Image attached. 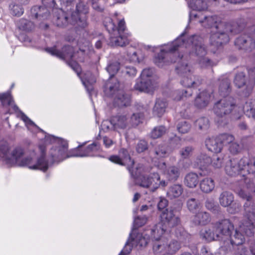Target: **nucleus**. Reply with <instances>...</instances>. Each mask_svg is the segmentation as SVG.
<instances>
[{
	"mask_svg": "<svg viewBox=\"0 0 255 255\" xmlns=\"http://www.w3.org/2000/svg\"><path fill=\"white\" fill-rule=\"evenodd\" d=\"M235 84L238 88H241L245 84V74L243 72L238 73L235 76Z\"/></svg>",
	"mask_w": 255,
	"mask_h": 255,
	"instance_id": "nucleus-49",
	"label": "nucleus"
},
{
	"mask_svg": "<svg viewBox=\"0 0 255 255\" xmlns=\"http://www.w3.org/2000/svg\"><path fill=\"white\" fill-rule=\"evenodd\" d=\"M160 223L170 230L180 224V219L174 214L173 210L166 209L160 215Z\"/></svg>",
	"mask_w": 255,
	"mask_h": 255,
	"instance_id": "nucleus-18",
	"label": "nucleus"
},
{
	"mask_svg": "<svg viewBox=\"0 0 255 255\" xmlns=\"http://www.w3.org/2000/svg\"><path fill=\"white\" fill-rule=\"evenodd\" d=\"M195 165L202 169L205 166L210 164L211 162V158L206 154L201 153L196 157L195 161Z\"/></svg>",
	"mask_w": 255,
	"mask_h": 255,
	"instance_id": "nucleus-36",
	"label": "nucleus"
},
{
	"mask_svg": "<svg viewBox=\"0 0 255 255\" xmlns=\"http://www.w3.org/2000/svg\"><path fill=\"white\" fill-rule=\"evenodd\" d=\"M42 5L45 7H47L50 10L52 8L55 7V0H43Z\"/></svg>",
	"mask_w": 255,
	"mask_h": 255,
	"instance_id": "nucleus-55",
	"label": "nucleus"
},
{
	"mask_svg": "<svg viewBox=\"0 0 255 255\" xmlns=\"http://www.w3.org/2000/svg\"><path fill=\"white\" fill-rule=\"evenodd\" d=\"M166 129L163 126L155 128L151 132V137L153 138H157L161 137L165 133Z\"/></svg>",
	"mask_w": 255,
	"mask_h": 255,
	"instance_id": "nucleus-45",
	"label": "nucleus"
},
{
	"mask_svg": "<svg viewBox=\"0 0 255 255\" xmlns=\"http://www.w3.org/2000/svg\"><path fill=\"white\" fill-rule=\"evenodd\" d=\"M189 18L190 21H195L205 27L212 28L210 41V44L216 47L227 43L229 41L230 34L237 32L236 24L223 21L216 15L206 16L200 12H191Z\"/></svg>",
	"mask_w": 255,
	"mask_h": 255,
	"instance_id": "nucleus-3",
	"label": "nucleus"
},
{
	"mask_svg": "<svg viewBox=\"0 0 255 255\" xmlns=\"http://www.w3.org/2000/svg\"><path fill=\"white\" fill-rule=\"evenodd\" d=\"M235 43L241 49L251 50L255 48V41L250 37L247 38L244 37H239L236 40Z\"/></svg>",
	"mask_w": 255,
	"mask_h": 255,
	"instance_id": "nucleus-26",
	"label": "nucleus"
},
{
	"mask_svg": "<svg viewBox=\"0 0 255 255\" xmlns=\"http://www.w3.org/2000/svg\"><path fill=\"white\" fill-rule=\"evenodd\" d=\"M120 68V63L114 61L109 64L107 70L110 75V79L106 84L105 88V95L108 97L114 98L116 104L119 106H126L130 103V96L120 88V84L117 79L112 78Z\"/></svg>",
	"mask_w": 255,
	"mask_h": 255,
	"instance_id": "nucleus-6",
	"label": "nucleus"
},
{
	"mask_svg": "<svg viewBox=\"0 0 255 255\" xmlns=\"http://www.w3.org/2000/svg\"><path fill=\"white\" fill-rule=\"evenodd\" d=\"M57 13L54 21L55 24L59 27L66 26L69 21L67 14L62 9H58Z\"/></svg>",
	"mask_w": 255,
	"mask_h": 255,
	"instance_id": "nucleus-35",
	"label": "nucleus"
},
{
	"mask_svg": "<svg viewBox=\"0 0 255 255\" xmlns=\"http://www.w3.org/2000/svg\"><path fill=\"white\" fill-rule=\"evenodd\" d=\"M237 109V106L234 98H225L217 102L214 107V112L217 116L216 121L219 125L223 126L227 124L226 115Z\"/></svg>",
	"mask_w": 255,
	"mask_h": 255,
	"instance_id": "nucleus-11",
	"label": "nucleus"
},
{
	"mask_svg": "<svg viewBox=\"0 0 255 255\" xmlns=\"http://www.w3.org/2000/svg\"><path fill=\"white\" fill-rule=\"evenodd\" d=\"M180 52H188L191 56L197 57L196 60L199 65L202 67H207L212 65L211 62L208 58L206 57L207 50L203 43L202 38L197 35H193L185 39L184 33H182L174 41L164 45V48L160 50V52L155 57L154 63L159 67H162L165 61H164L165 57L170 58H173L178 55L180 58ZM182 58L184 60L187 56L184 55Z\"/></svg>",
	"mask_w": 255,
	"mask_h": 255,
	"instance_id": "nucleus-1",
	"label": "nucleus"
},
{
	"mask_svg": "<svg viewBox=\"0 0 255 255\" xmlns=\"http://www.w3.org/2000/svg\"><path fill=\"white\" fill-rule=\"evenodd\" d=\"M198 182V175L196 173L189 172L184 177V184L188 188H194L196 187Z\"/></svg>",
	"mask_w": 255,
	"mask_h": 255,
	"instance_id": "nucleus-31",
	"label": "nucleus"
},
{
	"mask_svg": "<svg viewBox=\"0 0 255 255\" xmlns=\"http://www.w3.org/2000/svg\"><path fill=\"white\" fill-rule=\"evenodd\" d=\"M103 142H104V144H105V146L107 148L110 147L114 143V142L113 141V140L111 139H110L106 136H105L103 138Z\"/></svg>",
	"mask_w": 255,
	"mask_h": 255,
	"instance_id": "nucleus-60",
	"label": "nucleus"
},
{
	"mask_svg": "<svg viewBox=\"0 0 255 255\" xmlns=\"http://www.w3.org/2000/svg\"><path fill=\"white\" fill-rule=\"evenodd\" d=\"M113 129L119 131L125 129L129 124V120L126 116L121 115L112 118Z\"/></svg>",
	"mask_w": 255,
	"mask_h": 255,
	"instance_id": "nucleus-23",
	"label": "nucleus"
},
{
	"mask_svg": "<svg viewBox=\"0 0 255 255\" xmlns=\"http://www.w3.org/2000/svg\"><path fill=\"white\" fill-rule=\"evenodd\" d=\"M88 50L90 51L91 50L89 47L87 49H80L79 51L74 53L73 47L69 46L64 47L62 48V51L58 50L56 46L46 49V51L51 55L67 60L68 64L76 72L79 76H80L81 69L79 65L75 60L78 59L77 57V55L83 54L87 52Z\"/></svg>",
	"mask_w": 255,
	"mask_h": 255,
	"instance_id": "nucleus-9",
	"label": "nucleus"
},
{
	"mask_svg": "<svg viewBox=\"0 0 255 255\" xmlns=\"http://www.w3.org/2000/svg\"><path fill=\"white\" fill-rule=\"evenodd\" d=\"M167 106V104L165 100L157 99L153 109V114L158 117H161L165 112Z\"/></svg>",
	"mask_w": 255,
	"mask_h": 255,
	"instance_id": "nucleus-30",
	"label": "nucleus"
},
{
	"mask_svg": "<svg viewBox=\"0 0 255 255\" xmlns=\"http://www.w3.org/2000/svg\"><path fill=\"white\" fill-rule=\"evenodd\" d=\"M100 144L96 142L89 145L84 150L74 149V157L93 156L97 155V152L100 149Z\"/></svg>",
	"mask_w": 255,
	"mask_h": 255,
	"instance_id": "nucleus-21",
	"label": "nucleus"
},
{
	"mask_svg": "<svg viewBox=\"0 0 255 255\" xmlns=\"http://www.w3.org/2000/svg\"><path fill=\"white\" fill-rule=\"evenodd\" d=\"M110 34V44L112 46H124L128 43V35L126 34H117L114 35V33Z\"/></svg>",
	"mask_w": 255,
	"mask_h": 255,
	"instance_id": "nucleus-24",
	"label": "nucleus"
},
{
	"mask_svg": "<svg viewBox=\"0 0 255 255\" xmlns=\"http://www.w3.org/2000/svg\"><path fill=\"white\" fill-rule=\"evenodd\" d=\"M9 10L12 15L17 16H20L24 12L22 6L15 3H12L9 5Z\"/></svg>",
	"mask_w": 255,
	"mask_h": 255,
	"instance_id": "nucleus-41",
	"label": "nucleus"
},
{
	"mask_svg": "<svg viewBox=\"0 0 255 255\" xmlns=\"http://www.w3.org/2000/svg\"><path fill=\"white\" fill-rule=\"evenodd\" d=\"M31 13L36 18L44 20L48 18L49 15L50 10L43 5L34 6L31 8Z\"/></svg>",
	"mask_w": 255,
	"mask_h": 255,
	"instance_id": "nucleus-28",
	"label": "nucleus"
},
{
	"mask_svg": "<svg viewBox=\"0 0 255 255\" xmlns=\"http://www.w3.org/2000/svg\"><path fill=\"white\" fill-rule=\"evenodd\" d=\"M88 12V7L83 2H80L76 6V12L71 15V24L77 28H84L88 23L86 14Z\"/></svg>",
	"mask_w": 255,
	"mask_h": 255,
	"instance_id": "nucleus-15",
	"label": "nucleus"
},
{
	"mask_svg": "<svg viewBox=\"0 0 255 255\" xmlns=\"http://www.w3.org/2000/svg\"><path fill=\"white\" fill-rule=\"evenodd\" d=\"M187 207L190 212H194L200 207L199 202L195 198H190L187 201Z\"/></svg>",
	"mask_w": 255,
	"mask_h": 255,
	"instance_id": "nucleus-42",
	"label": "nucleus"
},
{
	"mask_svg": "<svg viewBox=\"0 0 255 255\" xmlns=\"http://www.w3.org/2000/svg\"><path fill=\"white\" fill-rule=\"evenodd\" d=\"M147 218L145 217H137L134 219V224L135 227H139L146 224Z\"/></svg>",
	"mask_w": 255,
	"mask_h": 255,
	"instance_id": "nucleus-53",
	"label": "nucleus"
},
{
	"mask_svg": "<svg viewBox=\"0 0 255 255\" xmlns=\"http://www.w3.org/2000/svg\"><path fill=\"white\" fill-rule=\"evenodd\" d=\"M247 115L249 117H252L255 120V108H252L250 110L247 109L246 111Z\"/></svg>",
	"mask_w": 255,
	"mask_h": 255,
	"instance_id": "nucleus-64",
	"label": "nucleus"
},
{
	"mask_svg": "<svg viewBox=\"0 0 255 255\" xmlns=\"http://www.w3.org/2000/svg\"><path fill=\"white\" fill-rule=\"evenodd\" d=\"M137 184L142 187L149 189L151 192H154L160 186L167 185V182L164 180H161L159 175L154 172L148 176H142L137 179Z\"/></svg>",
	"mask_w": 255,
	"mask_h": 255,
	"instance_id": "nucleus-13",
	"label": "nucleus"
},
{
	"mask_svg": "<svg viewBox=\"0 0 255 255\" xmlns=\"http://www.w3.org/2000/svg\"><path fill=\"white\" fill-rule=\"evenodd\" d=\"M192 152L193 148L191 146H187L180 150V154L182 158H187L192 154Z\"/></svg>",
	"mask_w": 255,
	"mask_h": 255,
	"instance_id": "nucleus-52",
	"label": "nucleus"
},
{
	"mask_svg": "<svg viewBox=\"0 0 255 255\" xmlns=\"http://www.w3.org/2000/svg\"><path fill=\"white\" fill-rule=\"evenodd\" d=\"M251 86L249 90L251 91L253 87V84L255 83V68L254 69H250L249 71Z\"/></svg>",
	"mask_w": 255,
	"mask_h": 255,
	"instance_id": "nucleus-57",
	"label": "nucleus"
},
{
	"mask_svg": "<svg viewBox=\"0 0 255 255\" xmlns=\"http://www.w3.org/2000/svg\"><path fill=\"white\" fill-rule=\"evenodd\" d=\"M205 144L208 149L215 153H219L223 149L222 143L219 141V138H208L205 141Z\"/></svg>",
	"mask_w": 255,
	"mask_h": 255,
	"instance_id": "nucleus-25",
	"label": "nucleus"
},
{
	"mask_svg": "<svg viewBox=\"0 0 255 255\" xmlns=\"http://www.w3.org/2000/svg\"><path fill=\"white\" fill-rule=\"evenodd\" d=\"M130 55H131L130 56V60L133 62H139L138 58L137 56L136 52L135 51H133L131 53H130Z\"/></svg>",
	"mask_w": 255,
	"mask_h": 255,
	"instance_id": "nucleus-63",
	"label": "nucleus"
},
{
	"mask_svg": "<svg viewBox=\"0 0 255 255\" xmlns=\"http://www.w3.org/2000/svg\"><path fill=\"white\" fill-rule=\"evenodd\" d=\"M215 227L218 231L220 237L223 241L228 238L234 227L232 223L228 219L222 220L215 224Z\"/></svg>",
	"mask_w": 255,
	"mask_h": 255,
	"instance_id": "nucleus-19",
	"label": "nucleus"
},
{
	"mask_svg": "<svg viewBox=\"0 0 255 255\" xmlns=\"http://www.w3.org/2000/svg\"><path fill=\"white\" fill-rule=\"evenodd\" d=\"M191 128V125L185 121H181L177 125V129L181 133L188 132Z\"/></svg>",
	"mask_w": 255,
	"mask_h": 255,
	"instance_id": "nucleus-47",
	"label": "nucleus"
},
{
	"mask_svg": "<svg viewBox=\"0 0 255 255\" xmlns=\"http://www.w3.org/2000/svg\"><path fill=\"white\" fill-rule=\"evenodd\" d=\"M122 72L129 77L134 76L136 73V70L132 66H126L122 67Z\"/></svg>",
	"mask_w": 255,
	"mask_h": 255,
	"instance_id": "nucleus-51",
	"label": "nucleus"
},
{
	"mask_svg": "<svg viewBox=\"0 0 255 255\" xmlns=\"http://www.w3.org/2000/svg\"><path fill=\"white\" fill-rule=\"evenodd\" d=\"M149 241V233L146 231L143 233H138L135 236L133 231L130 234V239L127 242L124 249L121 253V255H127L131 250V247L139 246L145 247Z\"/></svg>",
	"mask_w": 255,
	"mask_h": 255,
	"instance_id": "nucleus-14",
	"label": "nucleus"
},
{
	"mask_svg": "<svg viewBox=\"0 0 255 255\" xmlns=\"http://www.w3.org/2000/svg\"><path fill=\"white\" fill-rule=\"evenodd\" d=\"M44 140L46 143H54L56 145L55 147L51 148L49 151L48 160H46L45 157V146L40 145L38 149L40 155L37 158L36 161L33 156L35 155L34 153H32V156L23 158L24 150L21 148L22 154L12 165L15 164L20 166H26L31 169L45 171L54 162L58 163L67 158L74 157L73 149L68 151V143L66 140L51 135H45Z\"/></svg>",
	"mask_w": 255,
	"mask_h": 255,
	"instance_id": "nucleus-2",
	"label": "nucleus"
},
{
	"mask_svg": "<svg viewBox=\"0 0 255 255\" xmlns=\"http://www.w3.org/2000/svg\"><path fill=\"white\" fill-rule=\"evenodd\" d=\"M192 92L190 90H176L174 92L172 97L175 101H179L184 97H187L191 96Z\"/></svg>",
	"mask_w": 255,
	"mask_h": 255,
	"instance_id": "nucleus-39",
	"label": "nucleus"
},
{
	"mask_svg": "<svg viewBox=\"0 0 255 255\" xmlns=\"http://www.w3.org/2000/svg\"><path fill=\"white\" fill-rule=\"evenodd\" d=\"M101 128L103 130H109L113 128V124L112 123V119L111 121L106 120L102 122Z\"/></svg>",
	"mask_w": 255,
	"mask_h": 255,
	"instance_id": "nucleus-56",
	"label": "nucleus"
},
{
	"mask_svg": "<svg viewBox=\"0 0 255 255\" xmlns=\"http://www.w3.org/2000/svg\"><path fill=\"white\" fill-rule=\"evenodd\" d=\"M98 0H91L92 5L94 9L97 10L102 11L103 8L98 4Z\"/></svg>",
	"mask_w": 255,
	"mask_h": 255,
	"instance_id": "nucleus-61",
	"label": "nucleus"
},
{
	"mask_svg": "<svg viewBox=\"0 0 255 255\" xmlns=\"http://www.w3.org/2000/svg\"><path fill=\"white\" fill-rule=\"evenodd\" d=\"M234 196L232 193L229 191H223L219 196V203L223 207H228L234 201Z\"/></svg>",
	"mask_w": 255,
	"mask_h": 255,
	"instance_id": "nucleus-34",
	"label": "nucleus"
},
{
	"mask_svg": "<svg viewBox=\"0 0 255 255\" xmlns=\"http://www.w3.org/2000/svg\"><path fill=\"white\" fill-rule=\"evenodd\" d=\"M183 192L182 186L179 184H175L169 188L167 192V196L170 199H174L180 197Z\"/></svg>",
	"mask_w": 255,
	"mask_h": 255,
	"instance_id": "nucleus-32",
	"label": "nucleus"
},
{
	"mask_svg": "<svg viewBox=\"0 0 255 255\" xmlns=\"http://www.w3.org/2000/svg\"><path fill=\"white\" fill-rule=\"evenodd\" d=\"M0 100L3 105H8L17 113V117L25 123L28 128L30 127L37 128L36 125L14 104L9 92L0 93ZM22 152V148L20 147H15L10 152L8 144L5 141H0V159L5 161L6 163L12 165L14 161L18 159Z\"/></svg>",
	"mask_w": 255,
	"mask_h": 255,
	"instance_id": "nucleus-5",
	"label": "nucleus"
},
{
	"mask_svg": "<svg viewBox=\"0 0 255 255\" xmlns=\"http://www.w3.org/2000/svg\"><path fill=\"white\" fill-rule=\"evenodd\" d=\"M109 160L113 162L127 166L128 169L130 172L131 176L136 178L138 176V173L134 172L131 170L134 164V161L131 159V158L126 149H122L119 151V155H113L110 157Z\"/></svg>",
	"mask_w": 255,
	"mask_h": 255,
	"instance_id": "nucleus-16",
	"label": "nucleus"
},
{
	"mask_svg": "<svg viewBox=\"0 0 255 255\" xmlns=\"http://www.w3.org/2000/svg\"><path fill=\"white\" fill-rule=\"evenodd\" d=\"M156 167L163 172L169 181H175L180 175V170L178 167L171 166L167 169L166 165L164 162H159L155 164Z\"/></svg>",
	"mask_w": 255,
	"mask_h": 255,
	"instance_id": "nucleus-17",
	"label": "nucleus"
},
{
	"mask_svg": "<svg viewBox=\"0 0 255 255\" xmlns=\"http://www.w3.org/2000/svg\"><path fill=\"white\" fill-rule=\"evenodd\" d=\"M239 196L243 199L247 200L244 205V220L245 223L240 225L238 230H236L234 235L231 234L228 238L224 241L221 248L226 252L230 251L234 246L242 245L245 241V235L251 236L253 232L251 227L255 224V207L251 205L249 200V196L243 194V191L239 192Z\"/></svg>",
	"mask_w": 255,
	"mask_h": 255,
	"instance_id": "nucleus-4",
	"label": "nucleus"
},
{
	"mask_svg": "<svg viewBox=\"0 0 255 255\" xmlns=\"http://www.w3.org/2000/svg\"><path fill=\"white\" fill-rule=\"evenodd\" d=\"M225 170L226 173L231 176L240 174L243 177L246 173H254L255 172V157H245L240 160L232 159L226 163Z\"/></svg>",
	"mask_w": 255,
	"mask_h": 255,
	"instance_id": "nucleus-7",
	"label": "nucleus"
},
{
	"mask_svg": "<svg viewBox=\"0 0 255 255\" xmlns=\"http://www.w3.org/2000/svg\"><path fill=\"white\" fill-rule=\"evenodd\" d=\"M165 57L164 61H165L164 65V66L172 62H177V65L176 67V70L179 74H185V75L182 77L181 81V84L184 87L187 88L196 87L200 84L199 81L197 80L194 75H192L190 73L192 71V68L189 66L182 59L183 56L180 58L179 56L175 58H170V57H166V56L163 55Z\"/></svg>",
	"mask_w": 255,
	"mask_h": 255,
	"instance_id": "nucleus-8",
	"label": "nucleus"
},
{
	"mask_svg": "<svg viewBox=\"0 0 255 255\" xmlns=\"http://www.w3.org/2000/svg\"><path fill=\"white\" fill-rule=\"evenodd\" d=\"M82 83L86 88L87 91L91 94L93 90V84L96 82V79L90 73L88 76L81 78Z\"/></svg>",
	"mask_w": 255,
	"mask_h": 255,
	"instance_id": "nucleus-37",
	"label": "nucleus"
},
{
	"mask_svg": "<svg viewBox=\"0 0 255 255\" xmlns=\"http://www.w3.org/2000/svg\"><path fill=\"white\" fill-rule=\"evenodd\" d=\"M242 147L236 141H233L229 145V150L233 154H236L240 152Z\"/></svg>",
	"mask_w": 255,
	"mask_h": 255,
	"instance_id": "nucleus-50",
	"label": "nucleus"
},
{
	"mask_svg": "<svg viewBox=\"0 0 255 255\" xmlns=\"http://www.w3.org/2000/svg\"><path fill=\"white\" fill-rule=\"evenodd\" d=\"M205 206L208 209L210 210H213L215 207L214 201L207 200L206 202Z\"/></svg>",
	"mask_w": 255,
	"mask_h": 255,
	"instance_id": "nucleus-62",
	"label": "nucleus"
},
{
	"mask_svg": "<svg viewBox=\"0 0 255 255\" xmlns=\"http://www.w3.org/2000/svg\"><path fill=\"white\" fill-rule=\"evenodd\" d=\"M104 25L109 33H114V35L117 34H126L128 35V33L124 32L126 26L125 21L123 20L119 21L118 27L117 28L112 19L110 18H106L104 20Z\"/></svg>",
	"mask_w": 255,
	"mask_h": 255,
	"instance_id": "nucleus-20",
	"label": "nucleus"
},
{
	"mask_svg": "<svg viewBox=\"0 0 255 255\" xmlns=\"http://www.w3.org/2000/svg\"><path fill=\"white\" fill-rule=\"evenodd\" d=\"M143 118V115L141 113L133 114L129 120V124L132 126H136L141 122Z\"/></svg>",
	"mask_w": 255,
	"mask_h": 255,
	"instance_id": "nucleus-44",
	"label": "nucleus"
},
{
	"mask_svg": "<svg viewBox=\"0 0 255 255\" xmlns=\"http://www.w3.org/2000/svg\"><path fill=\"white\" fill-rule=\"evenodd\" d=\"M211 218L209 214L205 211H201L194 216L192 222L196 225H205L209 223Z\"/></svg>",
	"mask_w": 255,
	"mask_h": 255,
	"instance_id": "nucleus-27",
	"label": "nucleus"
},
{
	"mask_svg": "<svg viewBox=\"0 0 255 255\" xmlns=\"http://www.w3.org/2000/svg\"><path fill=\"white\" fill-rule=\"evenodd\" d=\"M171 231L161 223L155 225L151 230H148L147 232L150 234L151 239L154 243L153 245V250L155 254H158L165 250V240H167L169 232Z\"/></svg>",
	"mask_w": 255,
	"mask_h": 255,
	"instance_id": "nucleus-10",
	"label": "nucleus"
},
{
	"mask_svg": "<svg viewBox=\"0 0 255 255\" xmlns=\"http://www.w3.org/2000/svg\"><path fill=\"white\" fill-rule=\"evenodd\" d=\"M195 124L199 129H206L209 127V121L206 118L201 117L196 120Z\"/></svg>",
	"mask_w": 255,
	"mask_h": 255,
	"instance_id": "nucleus-46",
	"label": "nucleus"
},
{
	"mask_svg": "<svg viewBox=\"0 0 255 255\" xmlns=\"http://www.w3.org/2000/svg\"><path fill=\"white\" fill-rule=\"evenodd\" d=\"M17 25L19 29L26 31L31 30L34 27L33 22L25 19H20L17 23Z\"/></svg>",
	"mask_w": 255,
	"mask_h": 255,
	"instance_id": "nucleus-40",
	"label": "nucleus"
},
{
	"mask_svg": "<svg viewBox=\"0 0 255 255\" xmlns=\"http://www.w3.org/2000/svg\"><path fill=\"white\" fill-rule=\"evenodd\" d=\"M230 81L227 78L223 80L219 86V93L221 96L228 95L230 91Z\"/></svg>",
	"mask_w": 255,
	"mask_h": 255,
	"instance_id": "nucleus-38",
	"label": "nucleus"
},
{
	"mask_svg": "<svg viewBox=\"0 0 255 255\" xmlns=\"http://www.w3.org/2000/svg\"><path fill=\"white\" fill-rule=\"evenodd\" d=\"M152 69H144L140 75V80L135 84L134 88L139 91L152 93L157 87V83L153 77Z\"/></svg>",
	"mask_w": 255,
	"mask_h": 255,
	"instance_id": "nucleus-12",
	"label": "nucleus"
},
{
	"mask_svg": "<svg viewBox=\"0 0 255 255\" xmlns=\"http://www.w3.org/2000/svg\"><path fill=\"white\" fill-rule=\"evenodd\" d=\"M200 187L202 192L210 193L215 187L214 181L211 178H204L200 182Z\"/></svg>",
	"mask_w": 255,
	"mask_h": 255,
	"instance_id": "nucleus-33",
	"label": "nucleus"
},
{
	"mask_svg": "<svg viewBox=\"0 0 255 255\" xmlns=\"http://www.w3.org/2000/svg\"><path fill=\"white\" fill-rule=\"evenodd\" d=\"M219 141L222 143L223 146L225 145L230 144L233 141L235 140L234 137L229 134H222L218 136Z\"/></svg>",
	"mask_w": 255,
	"mask_h": 255,
	"instance_id": "nucleus-43",
	"label": "nucleus"
},
{
	"mask_svg": "<svg viewBox=\"0 0 255 255\" xmlns=\"http://www.w3.org/2000/svg\"><path fill=\"white\" fill-rule=\"evenodd\" d=\"M154 153L157 158L165 157L168 155V152L165 145H159L156 147Z\"/></svg>",
	"mask_w": 255,
	"mask_h": 255,
	"instance_id": "nucleus-48",
	"label": "nucleus"
},
{
	"mask_svg": "<svg viewBox=\"0 0 255 255\" xmlns=\"http://www.w3.org/2000/svg\"><path fill=\"white\" fill-rule=\"evenodd\" d=\"M201 236L208 242L220 238L216 227H215V224L212 225L211 228L202 231L201 233Z\"/></svg>",
	"mask_w": 255,
	"mask_h": 255,
	"instance_id": "nucleus-29",
	"label": "nucleus"
},
{
	"mask_svg": "<svg viewBox=\"0 0 255 255\" xmlns=\"http://www.w3.org/2000/svg\"><path fill=\"white\" fill-rule=\"evenodd\" d=\"M168 204V202L167 200L164 198H161L158 204V208L159 210L164 209L165 208Z\"/></svg>",
	"mask_w": 255,
	"mask_h": 255,
	"instance_id": "nucleus-59",
	"label": "nucleus"
},
{
	"mask_svg": "<svg viewBox=\"0 0 255 255\" xmlns=\"http://www.w3.org/2000/svg\"><path fill=\"white\" fill-rule=\"evenodd\" d=\"M210 99V94L206 91L200 92L196 96L194 105L198 109H203L207 106Z\"/></svg>",
	"mask_w": 255,
	"mask_h": 255,
	"instance_id": "nucleus-22",
	"label": "nucleus"
},
{
	"mask_svg": "<svg viewBox=\"0 0 255 255\" xmlns=\"http://www.w3.org/2000/svg\"><path fill=\"white\" fill-rule=\"evenodd\" d=\"M147 149V143L145 140H140L137 144L136 150L138 152H142Z\"/></svg>",
	"mask_w": 255,
	"mask_h": 255,
	"instance_id": "nucleus-54",
	"label": "nucleus"
},
{
	"mask_svg": "<svg viewBox=\"0 0 255 255\" xmlns=\"http://www.w3.org/2000/svg\"><path fill=\"white\" fill-rule=\"evenodd\" d=\"M223 163V158L220 157H216L212 161L213 166L216 168L221 167Z\"/></svg>",
	"mask_w": 255,
	"mask_h": 255,
	"instance_id": "nucleus-58",
	"label": "nucleus"
}]
</instances>
